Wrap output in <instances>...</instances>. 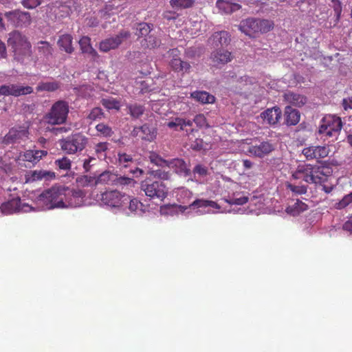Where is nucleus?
I'll return each instance as SVG.
<instances>
[{
	"label": "nucleus",
	"instance_id": "nucleus-1",
	"mask_svg": "<svg viewBox=\"0 0 352 352\" xmlns=\"http://www.w3.org/2000/svg\"><path fill=\"white\" fill-rule=\"evenodd\" d=\"M332 173V167L325 162L305 163L298 165L292 174V178L302 180L306 184L321 185L328 181Z\"/></svg>",
	"mask_w": 352,
	"mask_h": 352
},
{
	"label": "nucleus",
	"instance_id": "nucleus-2",
	"mask_svg": "<svg viewBox=\"0 0 352 352\" xmlns=\"http://www.w3.org/2000/svg\"><path fill=\"white\" fill-rule=\"evenodd\" d=\"M7 43L14 53V60L23 63L32 56L28 38L18 30L8 33Z\"/></svg>",
	"mask_w": 352,
	"mask_h": 352
},
{
	"label": "nucleus",
	"instance_id": "nucleus-3",
	"mask_svg": "<svg viewBox=\"0 0 352 352\" xmlns=\"http://www.w3.org/2000/svg\"><path fill=\"white\" fill-rule=\"evenodd\" d=\"M67 188L62 186H52L43 191L40 196V201L47 208H65L64 198L66 196Z\"/></svg>",
	"mask_w": 352,
	"mask_h": 352
},
{
	"label": "nucleus",
	"instance_id": "nucleus-4",
	"mask_svg": "<svg viewBox=\"0 0 352 352\" xmlns=\"http://www.w3.org/2000/svg\"><path fill=\"white\" fill-rule=\"evenodd\" d=\"M88 143V138L81 133L72 135L59 140L60 149L68 155L81 153L85 149Z\"/></svg>",
	"mask_w": 352,
	"mask_h": 352
},
{
	"label": "nucleus",
	"instance_id": "nucleus-5",
	"mask_svg": "<svg viewBox=\"0 0 352 352\" xmlns=\"http://www.w3.org/2000/svg\"><path fill=\"white\" fill-rule=\"evenodd\" d=\"M140 190L151 199L164 201L168 194V189L162 182L150 177L140 183Z\"/></svg>",
	"mask_w": 352,
	"mask_h": 352
},
{
	"label": "nucleus",
	"instance_id": "nucleus-6",
	"mask_svg": "<svg viewBox=\"0 0 352 352\" xmlns=\"http://www.w3.org/2000/svg\"><path fill=\"white\" fill-rule=\"evenodd\" d=\"M342 127L341 118L336 115H327L320 120L319 134L327 138H337Z\"/></svg>",
	"mask_w": 352,
	"mask_h": 352
},
{
	"label": "nucleus",
	"instance_id": "nucleus-7",
	"mask_svg": "<svg viewBox=\"0 0 352 352\" xmlns=\"http://www.w3.org/2000/svg\"><path fill=\"white\" fill-rule=\"evenodd\" d=\"M68 113V104L64 100H58L52 104L45 119L47 123L52 125L62 124L67 119Z\"/></svg>",
	"mask_w": 352,
	"mask_h": 352
},
{
	"label": "nucleus",
	"instance_id": "nucleus-8",
	"mask_svg": "<svg viewBox=\"0 0 352 352\" xmlns=\"http://www.w3.org/2000/svg\"><path fill=\"white\" fill-rule=\"evenodd\" d=\"M130 37V32L122 30L114 36L108 37L99 43V50L103 53H108L112 50H116L120 46L123 41Z\"/></svg>",
	"mask_w": 352,
	"mask_h": 352
},
{
	"label": "nucleus",
	"instance_id": "nucleus-9",
	"mask_svg": "<svg viewBox=\"0 0 352 352\" xmlns=\"http://www.w3.org/2000/svg\"><path fill=\"white\" fill-rule=\"evenodd\" d=\"M100 201L111 208H120L122 204L129 201V197L117 190H112L102 192Z\"/></svg>",
	"mask_w": 352,
	"mask_h": 352
},
{
	"label": "nucleus",
	"instance_id": "nucleus-10",
	"mask_svg": "<svg viewBox=\"0 0 352 352\" xmlns=\"http://www.w3.org/2000/svg\"><path fill=\"white\" fill-rule=\"evenodd\" d=\"M33 93V88L30 86L8 84L0 85V95L3 96L19 97Z\"/></svg>",
	"mask_w": 352,
	"mask_h": 352
},
{
	"label": "nucleus",
	"instance_id": "nucleus-11",
	"mask_svg": "<svg viewBox=\"0 0 352 352\" xmlns=\"http://www.w3.org/2000/svg\"><path fill=\"white\" fill-rule=\"evenodd\" d=\"M1 210L3 214L8 215L15 212H28L31 210V208L27 204H21L20 197H16L3 202L1 204Z\"/></svg>",
	"mask_w": 352,
	"mask_h": 352
},
{
	"label": "nucleus",
	"instance_id": "nucleus-12",
	"mask_svg": "<svg viewBox=\"0 0 352 352\" xmlns=\"http://www.w3.org/2000/svg\"><path fill=\"white\" fill-rule=\"evenodd\" d=\"M274 150V145L269 140L262 141L258 144H251L247 152L250 156L263 158L269 155Z\"/></svg>",
	"mask_w": 352,
	"mask_h": 352
},
{
	"label": "nucleus",
	"instance_id": "nucleus-13",
	"mask_svg": "<svg viewBox=\"0 0 352 352\" xmlns=\"http://www.w3.org/2000/svg\"><path fill=\"white\" fill-rule=\"evenodd\" d=\"M329 148L327 146H309L302 150V155L306 160H318L328 156Z\"/></svg>",
	"mask_w": 352,
	"mask_h": 352
},
{
	"label": "nucleus",
	"instance_id": "nucleus-14",
	"mask_svg": "<svg viewBox=\"0 0 352 352\" xmlns=\"http://www.w3.org/2000/svg\"><path fill=\"white\" fill-rule=\"evenodd\" d=\"M132 135L142 141L151 142L155 141L157 137V129L148 124H144L141 126H135Z\"/></svg>",
	"mask_w": 352,
	"mask_h": 352
},
{
	"label": "nucleus",
	"instance_id": "nucleus-15",
	"mask_svg": "<svg viewBox=\"0 0 352 352\" xmlns=\"http://www.w3.org/2000/svg\"><path fill=\"white\" fill-rule=\"evenodd\" d=\"M28 135V130L25 126H18L12 127L8 133L3 138L2 142L4 144L10 145L16 142L26 138Z\"/></svg>",
	"mask_w": 352,
	"mask_h": 352
},
{
	"label": "nucleus",
	"instance_id": "nucleus-16",
	"mask_svg": "<svg viewBox=\"0 0 352 352\" xmlns=\"http://www.w3.org/2000/svg\"><path fill=\"white\" fill-rule=\"evenodd\" d=\"M177 53V49L174 48L170 50V56H173V58L170 59L169 63L170 67L172 68L175 72L182 73V74L189 72L191 68L190 63L182 60L178 57Z\"/></svg>",
	"mask_w": 352,
	"mask_h": 352
},
{
	"label": "nucleus",
	"instance_id": "nucleus-17",
	"mask_svg": "<svg viewBox=\"0 0 352 352\" xmlns=\"http://www.w3.org/2000/svg\"><path fill=\"white\" fill-rule=\"evenodd\" d=\"M214 67L226 65L232 60V53L223 48H218L214 50L210 55Z\"/></svg>",
	"mask_w": 352,
	"mask_h": 352
},
{
	"label": "nucleus",
	"instance_id": "nucleus-18",
	"mask_svg": "<svg viewBox=\"0 0 352 352\" xmlns=\"http://www.w3.org/2000/svg\"><path fill=\"white\" fill-rule=\"evenodd\" d=\"M258 23L256 18L245 19L240 22L239 29L250 38H256L258 34Z\"/></svg>",
	"mask_w": 352,
	"mask_h": 352
},
{
	"label": "nucleus",
	"instance_id": "nucleus-19",
	"mask_svg": "<svg viewBox=\"0 0 352 352\" xmlns=\"http://www.w3.org/2000/svg\"><path fill=\"white\" fill-rule=\"evenodd\" d=\"M192 122L190 120H186L184 118L176 117L173 118L167 122L165 123L166 127L173 129L175 131H185L187 133H190L193 131V129H190L188 132L187 127H191Z\"/></svg>",
	"mask_w": 352,
	"mask_h": 352
},
{
	"label": "nucleus",
	"instance_id": "nucleus-20",
	"mask_svg": "<svg viewBox=\"0 0 352 352\" xmlns=\"http://www.w3.org/2000/svg\"><path fill=\"white\" fill-rule=\"evenodd\" d=\"M166 167L173 169L175 173L184 177L189 176L191 173L190 169L188 168L187 164L184 160L179 158L169 160Z\"/></svg>",
	"mask_w": 352,
	"mask_h": 352
},
{
	"label": "nucleus",
	"instance_id": "nucleus-21",
	"mask_svg": "<svg viewBox=\"0 0 352 352\" xmlns=\"http://www.w3.org/2000/svg\"><path fill=\"white\" fill-rule=\"evenodd\" d=\"M67 196L64 198L65 207L77 208L80 206L82 202L83 192L82 190H68Z\"/></svg>",
	"mask_w": 352,
	"mask_h": 352
},
{
	"label": "nucleus",
	"instance_id": "nucleus-22",
	"mask_svg": "<svg viewBox=\"0 0 352 352\" xmlns=\"http://www.w3.org/2000/svg\"><path fill=\"white\" fill-rule=\"evenodd\" d=\"M280 116L281 111L279 107L267 109L261 115L263 120L270 125L278 123Z\"/></svg>",
	"mask_w": 352,
	"mask_h": 352
},
{
	"label": "nucleus",
	"instance_id": "nucleus-23",
	"mask_svg": "<svg viewBox=\"0 0 352 352\" xmlns=\"http://www.w3.org/2000/svg\"><path fill=\"white\" fill-rule=\"evenodd\" d=\"M78 44H80L82 53L89 54L94 61L98 60V53L96 52L95 49L92 48L91 45V39L89 37H81L80 41H78Z\"/></svg>",
	"mask_w": 352,
	"mask_h": 352
},
{
	"label": "nucleus",
	"instance_id": "nucleus-24",
	"mask_svg": "<svg viewBox=\"0 0 352 352\" xmlns=\"http://www.w3.org/2000/svg\"><path fill=\"white\" fill-rule=\"evenodd\" d=\"M210 40L212 41V45L216 47L227 46L230 43V35L226 31H220L213 33Z\"/></svg>",
	"mask_w": 352,
	"mask_h": 352
},
{
	"label": "nucleus",
	"instance_id": "nucleus-25",
	"mask_svg": "<svg viewBox=\"0 0 352 352\" xmlns=\"http://www.w3.org/2000/svg\"><path fill=\"white\" fill-rule=\"evenodd\" d=\"M300 120V113L295 109L287 106L285 108V123L287 126H295Z\"/></svg>",
	"mask_w": 352,
	"mask_h": 352
},
{
	"label": "nucleus",
	"instance_id": "nucleus-26",
	"mask_svg": "<svg viewBox=\"0 0 352 352\" xmlns=\"http://www.w3.org/2000/svg\"><path fill=\"white\" fill-rule=\"evenodd\" d=\"M216 6L219 11L227 14L238 11L241 8L240 4L232 3L228 0H217Z\"/></svg>",
	"mask_w": 352,
	"mask_h": 352
},
{
	"label": "nucleus",
	"instance_id": "nucleus-27",
	"mask_svg": "<svg viewBox=\"0 0 352 352\" xmlns=\"http://www.w3.org/2000/svg\"><path fill=\"white\" fill-rule=\"evenodd\" d=\"M284 98L288 103L298 107H302L306 104L307 101L305 96L294 92L285 94Z\"/></svg>",
	"mask_w": 352,
	"mask_h": 352
},
{
	"label": "nucleus",
	"instance_id": "nucleus-28",
	"mask_svg": "<svg viewBox=\"0 0 352 352\" xmlns=\"http://www.w3.org/2000/svg\"><path fill=\"white\" fill-rule=\"evenodd\" d=\"M72 36L69 34H65L60 36L58 41L59 49L68 54L73 53L74 47L72 45Z\"/></svg>",
	"mask_w": 352,
	"mask_h": 352
},
{
	"label": "nucleus",
	"instance_id": "nucleus-29",
	"mask_svg": "<svg viewBox=\"0 0 352 352\" xmlns=\"http://www.w3.org/2000/svg\"><path fill=\"white\" fill-rule=\"evenodd\" d=\"M191 98L204 104H213L215 100L214 96L205 91H195L191 93Z\"/></svg>",
	"mask_w": 352,
	"mask_h": 352
},
{
	"label": "nucleus",
	"instance_id": "nucleus-30",
	"mask_svg": "<svg viewBox=\"0 0 352 352\" xmlns=\"http://www.w3.org/2000/svg\"><path fill=\"white\" fill-rule=\"evenodd\" d=\"M47 153L46 151L43 150H29L24 153V160L36 164L41 160L42 157L46 156Z\"/></svg>",
	"mask_w": 352,
	"mask_h": 352
},
{
	"label": "nucleus",
	"instance_id": "nucleus-31",
	"mask_svg": "<svg viewBox=\"0 0 352 352\" xmlns=\"http://www.w3.org/2000/svg\"><path fill=\"white\" fill-rule=\"evenodd\" d=\"M14 15L19 19L18 25H28L30 23L31 18L28 12L15 11L6 12V16Z\"/></svg>",
	"mask_w": 352,
	"mask_h": 352
},
{
	"label": "nucleus",
	"instance_id": "nucleus-32",
	"mask_svg": "<svg viewBox=\"0 0 352 352\" xmlns=\"http://www.w3.org/2000/svg\"><path fill=\"white\" fill-rule=\"evenodd\" d=\"M258 34H266L274 29V22L266 19H256Z\"/></svg>",
	"mask_w": 352,
	"mask_h": 352
},
{
	"label": "nucleus",
	"instance_id": "nucleus-33",
	"mask_svg": "<svg viewBox=\"0 0 352 352\" xmlns=\"http://www.w3.org/2000/svg\"><path fill=\"white\" fill-rule=\"evenodd\" d=\"M76 182L78 187L85 188L96 186V177L87 175L77 177Z\"/></svg>",
	"mask_w": 352,
	"mask_h": 352
},
{
	"label": "nucleus",
	"instance_id": "nucleus-34",
	"mask_svg": "<svg viewBox=\"0 0 352 352\" xmlns=\"http://www.w3.org/2000/svg\"><path fill=\"white\" fill-rule=\"evenodd\" d=\"M192 207L197 208H208V207H210L212 208H217V209L221 208V206H219V204H217V202H214L212 200H204V199H196V200L193 201L192 203H191L190 205V208H192Z\"/></svg>",
	"mask_w": 352,
	"mask_h": 352
},
{
	"label": "nucleus",
	"instance_id": "nucleus-35",
	"mask_svg": "<svg viewBox=\"0 0 352 352\" xmlns=\"http://www.w3.org/2000/svg\"><path fill=\"white\" fill-rule=\"evenodd\" d=\"M195 0H170V6L173 9L182 10L192 7Z\"/></svg>",
	"mask_w": 352,
	"mask_h": 352
},
{
	"label": "nucleus",
	"instance_id": "nucleus-36",
	"mask_svg": "<svg viewBox=\"0 0 352 352\" xmlns=\"http://www.w3.org/2000/svg\"><path fill=\"white\" fill-rule=\"evenodd\" d=\"M116 174H113L110 171H104L98 177H96V185L98 184L113 185L114 179L116 178Z\"/></svg>",
	"mask_w": 352,
	"mask_h": 352
},
{
	"label": "nucleus",
	"instance_id": "nucleus-37",
	"mask_svg": "<svg viewBox=\"0 0 352 352\" xmlns=\"http://www.w3.org/2000/svg\"><path fill=\"white\" fill-rule=\"evenodd\" d=\"M148 160L151 161V164H153L159 167H166V164H168L169 160L162 158L159 153L151 151L148 153Z\"/></svg>",
	"mask_w": 352,
	"mask_h": 352
},
{
	"label": "nucleus",
	"instance_id": "nucleus-38",
	"mask_svg": "<svg viewBox=\"0 0 352 352\" xmlns=\"http://www.w3.org/2000/svg\"><path fill=\"white\" fill-rule=\"evenodd\" d=\"M307 210V205L300 200H297L294 205L287 208V212L293 216H296Z\"/></svg>",
	"mask_w": 352,
	"mask_h": 352
},
{
	"label": "nucleus",
	"instance_id": "nucleus-39",
	"mask_svg": "<svg viewBox=\"0 0 352 352\" xmlns=\"http://www.w3.org/2000/svg\"><path fill=\"white\" fill-rule=\"evenodd\" d=\"M153 25L147 23H140L137 28V31H135V35L140 37H146L150 36V33L152 30Z\"/></svg>",
	"mask_w": 352,
	"mask_h": 352
},
{
	"label": "nucleus",
	"instance_id": "nucleus-40",
	"mask_svg": "<svg viewBox=\"0 0 352 352\" xmlns=\"http://www.w3.org/2000/svg\"><path fill=\"white\" fill-rule=\"evenodd\" d=\"M137 86L140 92L142 94L148 93L155 90V88L153 85V80L151 78H146L142 81H138Z\"/></svg>",
	"mask_w": 352,
	"mask_h": 352
},
{
	"label": "nucleus",
	"instance_id": "nucleus-41",
	"mask_svg": "<svg viewBox=\"0 0 352 352\" xmlns=\"http://www.w3.org/2000/svg\"><path fill=\"white\" fill-rule=\"evenodd\" d=\"M30 176H32L33 181H38L41 180L43 178H54L55 174L54 173L48 170H36L32 171V173H30Z\"/></svg>",
	"mask_w": 352,
	"mask_h": 352
},
{
	"label": "nucleus",
	"instance_id": "nucleus-42",
	"mask_svg": "<svg viewBox=\"0 0 352 352\" xmlns=\"http://www.w3.org/2000/svg\"><path fill=\"white\" fill-rule=\"evenodd\" d=\"M134 179L131 177H122L116 175L115 182L113 183V186H130L133 187L135 184Z\"/></svg>",
	"mask_w": 352,
	"mask_h": 352
},
{
	"label": "nucleus",
	"instance_id": "nucleus-43",
	"mask_svg": "<svg viewBox=\"0 0 352 352\" xmlns=\"http://www.w3.org/2000/svg\"><path fill=\"white\" fill-rule=\"evenodd\" d=\"M100 104L108 110H119L120 109V102L113 98H103L100 100Z\"/></svg>",
	"mask_w": 352,
	"mask_h": 352
},
{
	"label": "nucleus",
	"instance_id": "nucleus-44",
	"mask_svg": "<svg viewBox=\"0 0 352 352\" xmlns=\"http://www.w3.org/2000/svg\"><path fill=\"white\" fill-rule=\"evenodd\" d=\"M59 85L55 81L52 82H42L38 85L36 90L38 91H54L58 90Z\"/></svg>",
	"mask_w": 352,
	"mask_h": 352
},
{
	"label": "nucleus",
	"instance_id": "nucleus-45",
	"mask_svg": "<svg viewBox=\"0 0 352 352\" xmlns=\"http://www.w3.org/2000/svg\"><path fill=\"white\" fill-rule=\"evenodd\" d=\"M129 114L135 119L139 118L144 112V107L142 104H131L128 106Z\"/></svg>",
	"mask_w": 352,
	"mask_h": 352
},
{
	"label": "nucleus",
	"instance_id": "nucleus-46",
	"mask_svg": "<svg viewBox=\"0 0 352 352\" xmlns=\"http://www.w3.org/2000/svg\"><path fill=\"white\" fill-rule=\"evenodd\" d=\"M96 130L104 138L111 137L113 134L111 127L104 124V123H99L97 124L96 126Z\"/></svg>",
	"mask_w": 352,
	"mask_h": 352
},
{
	"label": "nucleus",
	"instance_id": "nucleus-47",
	"mask_svg": "<svg viewBox=\"0 0 352 352\" xmlns=\"http://www.w3.org/2000/svg\"><path fill=\"white\" fill-rule=\"evenodd\" d=\"M143 204L138 201V199L134 198L129 200V208L131 212L140 214L143 212Z\"/></svg>",
	"mask_w": 352,
	"mask_h": 352
},
{
	"label": "nucleus",
	"instance_id": "nucleus-48",
	"mask_svg": "<svg viewBox=\"0 0 352 352\" xmlns=\"http://www.w3.org/2000/svg\"><path fill=\"white\" fill-rule=\"evenodd\" d=\"M287 188L296 195H305L307 193V186H297L292 183L287 184Z\"/></svg>",
	"mask_w": 352,
	"mask_h": 352
},
{
	"label": "nucleus",
	"instance_id": "nucleus-49",
	"mask_svg": "<svg viewBox=\"0 0 352 352\" xmlns=\"http://www.w3.org/2000/svg\"><path fill=\"white\" fill-rule=\"evenodd\" d=\"M38 52L45 56H50L52 52V48L51 45L47 41H38Z\"/></svg>",
	"mask_w": 352,
	"mask_h": 352
},
{
	"label": "nucleus",
	"instance_id": "nucleus-50",
	"mask_svg": "<svg viewBox=\"0 0 352 352\" xmlns=\"http://www.w3.org/2000/svg\"><path fill=\"white\" fill-rule=\"evenodd\" d=\"M104 118V113L102 109L100 107H94L92 109L89 115H87V119L91 122L98 120Z\"/></svg>",
	"mask_w": 352,
	"mask_h": 352
},
{
	"label": "nucleus",
	"instance_id": "nucleus-51",
	"mask_svg": "<svg viewBox=\"0 0 352 352\" xmlns=\"http://www.w3.org/2000/svg\"><path fill=\"white\" fill-rule=\"evenodd\" d=\"M55 165L60 170L68 171L71 168V161L67 157H63L60 159L55 160Z\"/></svg>",
	"mask_w": 352,
	"mask_h": 352
},
{
	"label": "nucleus",
	"instance_id": "nucleus-52",
	"mask_svg": "<svg viewBox=\"0 0 352 352\" xmlns=\"http://www.w3.org/2000/svg\"><path fill=\"white\" fill-rule=\"evenodd\" d=\"M144 43L142 45L148 49H155L160 45V41L156 36L150 35L144 38Z\"/></svg>",
	"mask_w": 352,
	"mask_h": 352
},
{
	"label": "nucleus",
	"instance_id": "nucleus-53",
	"mask_svg": "<svg viewBox=\"0 0 352 352\" xmlns=\"http://www.w3.org/2000/svg\"><path fill=\"white\" fill-rule=\"evenodd\" d=\"M118 164L124 167H127L129 163L133 162V157L124 152H118Z\"/></svg>",
	"mask_w": 352,
	"mask_h": 352
},
{
	"label": "nucleus",
	"instance_id": "nucleus-54",
	"mask_svg": "<svg viewBox=\"0 0 352 352\" xmlns=\"http://www.w3.org/2000/svg\"><path fill=\"white\" fill-rule=\"evenodd\" d=\"M351 202H352V191L350 193L346 195L344 197H342L341 201H340L339 202H338L336 204V208H338V209L345 208Z\"/></svg>",
	"mask_w": 352,
	"mask_h": 352
},
{
	"label": "nucleus",
	"instance_id": "nucleus-55",
	"mask_svg": "<svg viewBox=\"0 0 352 352\" xmlns=\"http://www.w3.org/2000/svg\"><path fill=\"white\" fill-rule=\"evenodd\" d=\"M151 175H153L154 178L160 179L161 180H168L170 177L169 171L162 170L160 169L152 170Z\"/></svg>",
	"mask_w": 352,
	"mask_h": 352
},
{
	"label": "nucleus",
	"instance_id": "nucleus-56",
	"mask_svg": "<svg viewBox=\"0 0 352 352\" xmlns=\"http://www.w3.org/2000/svg\"><path fill=\"white\" fill-rule=\"evenodd\" d=\"M248 201V197H230V199H226V202L230 204H234V205H244L245 204H247Z\"/></svg>",
	"mask_w": 352,
	"mask_h": 352
},
{
	"label": "nucleus",
	"instance_id": "nucleus-57",
	"mask_svg": "<svg viewBox=\"0 0 352 352\" xmlns=\"http://www.w3.org/2000/svg\"><path fill=\"white\" fill-rule=\"evenodd\" d=\"M331 6L334 9L337 21L340 19L342 12V4L340 0H331Z\"/></svg>",
	"mask_w": 352,
	"mask_h": 352
},
{
	"label": "nucleus",
	"instance_id": "nucleus-58",
	"mask_svg": "<svg viewBox=\"0 0 352 352\" xmlns=\"http://www.w3.org/2000/svg\"><path fill=\"white\" fill-rule=\"evenodd\" d=\"M21 3L25 8L33 9L41 5V0H23Z\"/></svg>",
	"mask_w": 352,
	"mask_h": 352
},
{
	"label": "nucleus",
	"instance_id": "nucleus-59",
	"mask_svg": "<svg viewBox=\"0 0 352 352\" xmlns=\"http://www.w3.org/2000/svg\"><path fill=\"white\" fill-rule=\"evenodd\" d=\"M192 122H195L197 126L198 127H208V125L206 123V118L203 114L195 116L194 120H192Z\"/></svg>",
	"mask_w": 352,
	"mask_h": 352
},
{
	"label": "nucleus",
	"instance_id": "nucleus-60",
	"mask_svg": "<svg viewBox=\"0 0 352 352\" xmlns=\"http://www.w3.org/2000/svg\"><path fill=\"white\" fill-rule=\"evenodd\" d=\"M192 173H194L195 175L204 177L208 174V170H207L206 166L201 164H197L195 166L194 170H192Z\"/></svg>",
	"mask_w": 352,
	"mask_h": 352
},
{
	"label": "nucleus",
	"instance_id": "nucleus-61",
	"mask_svg": "<svg viewBox=\"0 0 352 352\" xmlns=\"http://www.w3.org/2000/svg\"><path fill=\"white\" fill-rule=\"evenodd\" d=\"M108 149V144L107 142H99L96 144L95 152L99 155L104 156V153Z\"/></svg>",
	"mask_w": 352,
	"mask_h": 352
},
{
	"label": "nucleus",
	"instance_id": "nucleus-62",
	"mask_svg": "<svg viewBox=\"0 0 352 352\" xmlns=\"http://www.w3.org/2000/svg\"><path fill=\"white\" fill-rule=\"evenodd\" d=\"M162 16H164V19L170 21L177 19L179 15L175 11H166Z\"/></svg>",
	"mask_w": 352,
	"mask_h": 352
},
{
	"label": "nucleus",
	"instance_id": "nucleus-63",
	"mask_svg": "<svg viewBox=\"0 0 352 352\" xmlns=\"http://www.w3.org/2000/svg\"><path fill=\"white\" fill-rule=\"evenodd\" d=\"M342 107L344 110L352 109V96H349L346 98H344L342 101Z\"/></svg>",
	"mask_w": 352,
	"mask_h": 352
},
{
	"label": "nucleus",
	"instance_id": "nucleus-64",
	"mask_svg": "<svg viewBox=\"0 0 352 352\" xmlns=\"http://www.w3.org/2000/svg\"><path fill=\"white\" fill-rule=\"evenodd\" d=\"M7 56L6 47L3 41L0 39V58H4Z\"/></svg>",
	"mask_w": 352,
	"mask_h": 352
}]
</instances>
